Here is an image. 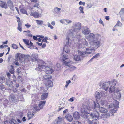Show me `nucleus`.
<instances>
[{
	"instance_id": "f257e3e1",
	"label": "nucleus",
	"mask_w": 124,
	"mask_h": 124,
	"mask_svg": "<svg viewBox=\"0 0 124 124\" xmlns=\"http://www.w3.org/2000/svg\"><path fill=\"white\" fill-rule=\"evenodd\" d=\"M93 108V107H90L87 103L83 104L80 110L81 116L84 118H86L90 122H91L93 119L95 118H98L99 117V114L97 111L90 114L88 112V111H90Z\"/></svg>"
},
{
	"instance_id": "f03ea898",
	"label": "nucleus",
	"mask_w": 124,
	"mask_h": 124,
	"mask_svg": "<svg viewBox=\"0 0 124 124\" xmlns=\"http://www.w3.org/2000/svg\"><path fill=\"white\" fill-rule=\"evenodd\" d=\"M88 39L91 41L90 44L92 46L96 49L100 46V41L101 37L99 34L95 35L93 33H91L88 35Z\"/></svg>"
},
{
	"instance_id": "7ed1b4c3",
	"label": "nucleus",
	"mask_w": 124,
	"mask_h": 124,
	"mask_svg": "<svg viewBox=\"0 0 124 124\" xmlns=\"http://www.w3.org/2000/svg\"><path fill=\"white\" fill-rule=\"evenodd\" d=\"M111 100H113V104L109 103L108 106L111 112L112 113H115L117 111V108L119 107L118 102L116 100H114L112 98Z\"/></svg>"
},
{
	"instance_id": "20e7f679",
	"label": "nucleus",
	"mask_w": 124,
	"mask_h": 124,
	"mask_svg": "<svg viewBox=\"0 0 124 124\" xmlns=\"http://www.w3.org/2000/svg\"><path fill=\"white\" fill-rule=\"evenodd\" d=\"M81 25L80 23L79 22L75 23L73 24V26L72 27V31L71 32L70 34L72 35H74L78 33L81 28Z\"/></svg>"
},
{
	"instance_id": "39448f33",
	"label": "nucleus",
	"mask_w": 124,
	"mask_h": 124,
	"mask_svg": "<svg viewBox=\"0 0 124 124\" xmlns=\"http://www.w3.org/2000/svg\"><path fill=\"white\" fill-rule=\"evenodd\" d=\"M61 59L64 62L63 64L67 67H70L71 65L73 64V62L71 61H69L68 62L64 61L65 60L68 59V56L65 54H62V57L61 58Z\"/></svg>"
},
{
	"instance_id": "423d86ee",
	"label": "nucleus",
	"mask_w": 124,
	"mask_h": 124,
	"mask_svg": "<svg viewBox=\"0 0 124 124\" xmlns=\"http://www.w3.org/2000/svg\"><path fill=\"white\" fill-rule=\"evenodd\" d=\"M94 106L93 107L95 110L97 111V110H98L100 112L102 113H105L107 111V110L105 108L101 107L100 108V104L98 102H95L94 101H93Z\"/></svg>"
},
{
	"instance_id": "0eeeda50",
	"label": "nucleus",
	"mask_w": 124,
	"mask_h": 124,
	"mask_svg": "<svg viewBox=\"0 0 124 124\" xmlns=\"http://www.w3.org/2000/svg\"><path fill=\"white\" fill-rule=\"evenodd\" d=\"M95 47L93 48H86V51L85 52H79V54H80L81 56L83 57H85L87 56L88 54H90L92 50H95Z\"/></svg>"
},
{
	"instance_id": "6e6552de",
	"label": "nucleus",
	"mask_w": 124,
	"mask_h": 124,
	"mask_svg": "<svg viewBox=\"0 0 124 124\" xmlns=\"http://www.w3.org/2000/svg\"><path fill=\"white\" fill-rule=\"evenodd\" d=\"M66 39L67 40V42L65 46L63 49L64 51L66 53H68L70 52V50L69 49L68 46H70L71 44V42L70 39L69 38H67Z\"/></svg>"
},
{
	"instance_id": "1a4fd4ad",
	"label": "nucleus",
	"mask_w": 124,
	"mask_h": 124,
	"mask_svg": "<svg viewBox=\"0 0 124 124\" xmlns=\"http://www.w3.org/2000/svg\"><path fill=\"white\" fill-rule=\"evenodd\" d=\"M82 32L85 35H87L90 32V31L89 28L86 27H84L82 29Z\"/></svg>"
},
{
	"instance_id": "9d476101",
	"label": "nucleus",
	"mask_w": 124,
	"mask_h": 124,
	"mask_svg": "<svg viewBox=\"0 0 124 124\" xmlns=\"http://www.w3.org/2000/svg\"><path fill=\"white\" fill-rule=\"evenodd\" d=\"M110 82V81H109L104 83L102 85V88L106 91L108 89Z\"/></svg>"
},
{
	"instance_id": "9b49d317",
	"label": "nucleus",
	"mask_w": 124,
	"mask_h": 124,
	"mask_svg": "<svg viewBox=\"0 0 124 124\" xmlns=\"http://www.w3.org/2000/svg\"><path fill=\"white\" fill-rule=\"evenodd\" d=\"M39 63L38 65V69L39 71L41 70V69L45 67V64L44 62L42 60H39V62L38 61Z\"/></svg>"
},
{
	"instance_id": "f8f14e48",
	"label": "nucleus",
	"mask_w": 124,
	"mask_h": 124,
	"mask_svg": "<svg viewBox=\"0 0 124 124\" xmlns=\"http://www.w3.org/2000/svg\"><path fill=\"white\" fill-rule=\"evenodd\" d=\"M41 14L36 12H31L30 14V15L31 16H33L35 18H38L40 17Z\"/></svg>"
},
{
	"instance_id": "ddd939ff",
	"label": "nucleus",
	"mask_w": 124,
	"mask_h": 124,
	"mask_svg": "<svg viewBox=\"0 0 124 124\" xmlns=\"http://www.w3.org/2000/svg\"><path fill=\"white\" fill-rule=\"evenodd\" d=\"M45 72L47 74H51L53 71V70L49 67L47 66L45 67Z\"/></svg>"
},
{
	"instance_id": "4468645a",
	"label": "nucleus",
	"mask_w": 124,
	"mask_h": 124,
	"mask_svg": "<svg viewBox=\"0 0 124 124\" xmlns=\"http://www.w3.org/2000/svg\"><path fill=\"white\" fill-rule=\"evenodd\" d=\"M44 84L46 86L48 87H52L53 85V82L51 80L45 82Z\"/></svg>"
},
{
	"instance_id": "2eb2a0df",
	"label": "nucleus",
	"mask_w": 124,
	"mask_h": 124,
	"mask_svg": "<svg viewBox=\"0 0 124 124\" xmlns=\"http://www.w3.org/2000/svg\"><path fill=\"white\" fill-rule=\"evenodd\" d=\"M73 117L75 120H77L80 117V115L79 113L77 111L75 112L73 114Z\"/></svg>"
},
{
	"instance_id": "dca6fc26",
	"label": "nucleus",
	"mask_w": 124,
	"mask_h": 124,
	"mask_svg": "<svg viewBox=\"0 0 124 124\" xmlns=\"http://www.w3.org/2000/svg\"><path fill=\"white\" fill-rule=\"evenodd\" d=\"M43 78L44 80V81L45 82L49 80H51L52 78V77L50 75H48L43 76Z\"/></svg>"
},
{
	"instance_id": "f3484780",
	"label": "nucleus",
	"mask_w": 124,
	"mask_h": 124,
	"mask_svg": "<svg viewBox=\"0 0 124 124\" xmlns=\"http://www.w3.org/2000/svg\"><path fill=\"white\" fill-rule=\"evenodd\" d=\"M16 100L17 99L13 94L10 95L9 98V101L10 102H15Z\"/></svg>"
},
{
	"instance_id": "a211bd4d",
	"label": "nucleus",
	"mask_w": 124,
	"mask_h": 124,
	"mask_svg": "<svg viewBox=\"0 0 124 124\" xmlns=\"http://www.w3.org/2000/svg\"><path fill=\"white\" fill-rule=\"evenodd\" d=\"M0 5L1 7L5 9H7L8 8L7 4L5 2L0 1Z\"/></svg>"
},
{
	"instance_id": "6ab92c4d",
	"label": "nucleus",
	"mask_w": 124,
	"mask_h": 124,
	"mask_svg": "<svg viewBox=\"0 0 124 124\" xmlns=\"http://www.w3.org/2000/svg\"><path fill=\"white\" fill-rule=\"evenodd\" d=\"M80 56L77 55H76L74 56V59L76 61H78L82 59L81 57H83L81 56L80 54Z\"/></svg>"
},
{
	"instance_id": "aec40b11",
	"label": "nucleus",
	"mask_w": 124,
	"mask_h": 124,
	"mask_svg": "<svg viewBox=\"0 0 124 124\" xmlns=\"http://www.w3.org/2000/svg\"><path fill=\"white\" fill-rule=\"evenodd\" d=\"M66 118L69 122H71L73 120L72 116L70 114H67L65 116Z\"/></svg>"
},
{
	"instance_id": "412c9836",
	"label": "nucleus",
	"mask_w": 124,
	"mask_h": 124,
	"mask_svg": "<svg viewBox=\"0 0 124 124\" xmlns=\"http://www.w3.org/2000/svg\"><path fill=\"white\" fill-rule=\"evenodd\" d=\"M7 3L8 5L10 8L12 10H14L13 9L14 5L12 2L10 0H9L7 2Z\"/></svg>"
},
{
	"instance_id": "4be33fe9",
	"label": "nucleus",
	"mask_w": 124,
	"mask_h": 124,
	"mask_svg": "<svg viewBox=\"0 0 124 124\" xmlns=\"http://www.w3.org/2000/svg\"><path fill=\"white\" fill-rule=\"evenodd\" d=\"M27 115L28 117V120H29L33 118L34 116V114L32 112H28L27 113Z\"/></svg>"
},
{
	"instance_id": "5701e85b",
	"label": "nucleus",
	"mask_w": 124,
	"mask_h": 124,
	"mask_svg": "<svg viewBox=\"0 0 124 124\" xmlns=\"http://www.w3.org/2000/svg\"><path fill=\"white\" fill-rule=\"evenodd\" d=\"M46 102L45 101H40L39 104V107L40 108V109L43 108V107L44 105Z\"/></svg>"
},
{
	"instance_id": "b1692460",
	"label": "nucleus",
	"mask_w": 124,
	"mask_h": 124,
	"mask_svg": "<svg viewBox=\"0 0 124 124\" xmlns=\"http://www.w3.org/2000/svg\"><path fill=\"white\" fill-rule=\"evenodd\" d=\"M119 14L120 15L121 18H124V8H122L119 12Z\"/></svg>"
},
{
	"instance_id": "393cba45",
	"label": "nucleus",
	"mask_w": 124,
	"mask_h": 124,
	"mask_svg": "<svg viewBox=\"0 0 124 124\" xmlns=\"http://www.w3.org/2000/svg\"><path fill=\"white\" fill-rule=\"evenodd\" d=\"M48 94L47 93H45L42 95L41 96V99L42 100H44L47 98L48 96Z\"/></svg>"
},
{
	"instance_id": "a878e982",
	"label": "nucleus",
	"mask_w": 124,
	"mask_h": 124,
	"mask_svg": "<svg viewBox=\"0 0 124 124\" xmlns=\"http://www.w3.org/2000/svg\"><path fill=\"white\" fill-rule=\"evenodd\" d=\"M101 97H105L107 95V92L105 91H101Z\"/></svg>"
},
{
	"instance_id": "bb28decb",
	"label": "nucleus",
	"mask_w": 124,
	"mask_h": 124,
	"mask_svg": "<svg viewBox=\"0 0 124 124\" xmlns=\"http://www.w3.org/2000/svg\"><path fill=\"white\" fill-rule=\"evenodd\" d=\"M101 104L102 105H104L106 106L108 105L109 104L107 103L106 101L101 100L100 101V104Z\"/></svg>"
},
{
	"instance_id": "cd10ccee",
	"label": "nucleus",
	"mask_w": 124,
	"mask_h": 124,
	"mask_svg": "<svg viewBox=\"0 0 124 124\" xmlns=\"http://www.w3.org/2000/svg\"><path fill=\"white\" fill-rule=\"evenodd\" d=\"M95 97L97 99H99L101 97V94L99 92H96L95 93Z\"/></svg>"
},
{
	"instance_id": "c85d7f7f",
	"label": "nucleus",
	"mask_w": 124,
	"mask_h": 124,
	"mask_svg": "<svg viewBox=\"0 0 124 124\" xmlns=\"http://www.w3.org/2000/svg\"><path fill=\"white\" fill-rule=\"evenodd\" d=\"M113 84L115 85L114 86L116 88H118V87L117 86H119L120 85L119 84L116 80H114L113 81Z\"/></svg>"
},
{
	"instance_id": "c756f323",
	"label": "nucleus",
	"mask_w": 124,
	"mask_h": 124,
	"mask_svg": "<svg viewBox=\"0 0 124 124\" xmlns=\"http://www.w3.org/2000/svg\"><path fill=\"white\" fill-rule=\"evenodd\" d=\"M81 42L82 44L84 45L87 46L88 45L87 42L86 41V40L85 39H82L81 40Z\"/></svg>"
},
{
	"instance_id": "7c9ffc66",
	"label": "nucleus",
	"mask_w": 124,
	"mask_h": 124,
	"mask_svg": "<svg viewBox=\"0 0 124 124\" xmlns=\"http://www.w3.org/2000/svg\"><path fill=\"white\" fill-rule=\"evenodd\" d=\"M36 21V23L38 25H41L44 22L42 20H37Z\"/></svg>"
},
{
	"instance_id": "2f4dec72",
	"label": "nucleus",
	"mask_w": 124,
	"mask_h": 124,
	"mask_svg": "<svg viewBox=\"0 0 124 124\" xmlns=\"http://www.w3.org/2000/svg\"><path fill=\"white\" fill-rule=\"evenodd\" d=\"M99 53H98L96 54L95 55L93 56L89 60L90 61H91L94 58H96L100 56Z\"/></svg>"
},
{
	"instance_id": "473e14b6",
	"label": "nucleus",
	"mask_w": 124,
	"mask_h": 124,
	"mask_svg": "<svg viewBox=\"0 0 124 124\" xmlns=\"http://www.w3.org/2000/svg\"><path fill=\"white\" fill-rule=\"evenodd\" d=\"M115 88L114 86H111L109 88V92L110 93H112L115 91Z\"/></svg>"
},
{
	"instance_id": "72a5a7b5",
	"label": "nucleus",
	"mask_w": 124,
	"mask_h": 124,
	"mask_svg": "<svg viewBox=\"0 0 124 124\" xmlns=\"http://www.w3.org/2000/svg\"><path fill=\"white\" fill-rule=\"evenodd\" d=\"M13 83L12 82L9 81L6 82V84L8 87H11L12 86Z\"/></svg>"
},
{
	"instance_id": "f704fd0d",
	"label": "nucleus",
	"mask_w": 124,
	"mask_h": 124,
	"mask_svg": "<svg viewBox=\"0 0 124 124\" xmlns=\"http://www.w3.org/2000/svg\"><path fill=\"white\" fill-rule=\"evenodd\" d=\"M98 121L97 119H94L92 120L91 123L92 124H98Z\"/></svg>"
},
{
	"instance_id": "c9c22d12",
	"label": "nucleus",
	"mask_w": 124,
	"mask_h": 124,
	"mask_svg": "<svg viewBox=\"0 0 124 124\" xmlns=\"http://www.w3.org/2000/svg\"><path fill=\"white\" fill-rule=\"evenodd\" d=\"M54 10L56 12L59 13L60 12V11L61 10V9L60 8L56 7L54 8Z\"/></svg>"
},
{
	"instance_id": "e433bc0d",
	"label": "nucleus",
	"mask_w": 124,
	"mask_h": 124,
	"mask_svg": "<svg viewBox=\"0 0 124 124\" xmlns=\"http://www.w3.org/2000/svg\"><path fill=\"white\" fill-rule=\"evenodd\" d=\"M32 56L33 58V59L35 61H37L38 58L37 57V55H36L35 54H33L32 55Z\"/></svg>"
},
{
	"instance_id": "4c0bfd02",
	"label": "nucleus",
	"mask_w": 124,
	"mask_h": 124,
	"mask_svg": "<svg viewBox=\"0 0 124 124\" xmlns=\"http://www.w3.org/2000/svg\"><path fill=\"white\" fill-rule=\"evenodd\" d=\"M38 3H35L33 5L34 7H37V8H40V6H39V2H38Z\"/></svg>"
},
{
	"instance_id": "58836bf2",
	"label": "nucleus",
	"mask_w": 124,
	"mask_h": 124,
	"mask_svg": "<svg viewBox=\"0 0 124 124\" xmlns=\"http://www.w3.org/2000/svg\"><path fill=\"white\" fill-rule=\"evenodd\" d=\"M23 40L25 44L28 46L29 45V40H28L26 39H23Z\"/></svg>"
},
{
	"instance_id": "ea45409f",
	"label": "nucleus",
	"mask_w": 124,
	"mask_h": 124,
	"mask_svg": "<svg viewBox=\"0 0 124 124\" xmlns=\"http://www.w3.org/2000/svg\"><path fill=\"white\" fill-rule=\"evenodd\" d=\"M69 67V70L71 71H72L75 70L77 68L76 67L74 66H71Z\"/></svg>"
},
{
	"instance_id": "a19ab883",
	"label": "nucleus",
	"mask_w": 124,
	"mask_h": 124,
	"mask_svg": "<svg viewBox=\"0 0 124 124\" xmlns=\"http://www.w3.org/2000/svg\"><path fill=\"white\" fill-rule=\"evenodd\" d=\"M20 12L23 14H25L28 15L26 11L24 8H22L20 10Z\"/></svg>"
},
{
	"instance_id": "79ce46f5",
	"label": "nucleus",
	"mask_w": 124,
	"mask_h": 124,
	"mask_svg": "<svg viewBox=\"0 0 124 124\" xmlns=\"http://www.w3.org/2000/svg\"><path fill=\"white\" fill-rule=\"evenodd\" d=\"M11 68L9 70V72L12 74H13L14 73V67L13 66H11Z\"/></svg>"
},
{
	"instance_id": "37998d69",
	"label": "nucleus",
	"mask_w": 124,
	"mask_h": 124,
	"mask_svg": "<svg viewBox=\"0 0 124 124\" xmlns=\"http://www.w3.org/2000/svg\"><path fill=\"white\" fill-rule=\"evenodd\" d=\"M11 122L12 124H18V122H17V121L16 120L14 119H13L12 120H11Z\"/></svg>"
},
{
	"instance_id": "c03bdc74",
	"label": "nucleus",
	"mask_w": 124,
	"mask_h": 124,
	"mask_svg": "<svg viewBox=\"0 0 124 124\" xmlns=\"http://www.w3.org/2000/svg\"><path fill=\"white\" fill-rule=\"evenodd\" d=\"M122 24L119 21L117 22V23L115 26L114 27L118 26H121Z\"/></svg>"
},
{
	"instance_id": "a18cd8bd",
	"label": "nucleus",
	"mask_w": 124,
	"mask_h": 124,
	"mask_svg": "<svg viewBox=\"0 0 124 124\" xmlns=\"http://www.w3.org/2000/svg\"><path fill=\"white\" fill-rule=\"evenodd\" d=\"M12 47L14 49H16L18 48L17 46L15 44H12Z\"/></svg>"
},
{
	"instance_id": "49530a36",
	"label": "nucleus",
	"mask_w": 124,
	"mask_h": 124,
	"mask_svg": "<svg viewBox=\"0 0 124 124\" xmlns=\"http://www.w3.org/2000/svg\"><path fill=\"white\" fill-rule=\"evenodd\" d=\"M0 89L3 91L5 89V86L4 85L1 84H0Z\"/></svg>"
},
{
	"instance_id": "de8ad7c7",
	"label": "nucleus",
	"mask_w": 124,
	"mask_h": 124,
	"mask_svg": "<svg viewBox=\"0 0 124 124\" xmlns=\"http://www.w3.org/2000/svg\"><path fill=\"white\" fill-rule=\"evenodd\" d=\"M48 40V38L47 37H45L42 41L41 43L43 42H47V40Z\"/></svg>"
},
{
	"instance_id": "09e8293b",
	"label": "nucleus",
	"mask_w": 124,
	"mask_h": 124,
	"mask_svg": "<svg viewBox=\"0 0 124 124\" xmlns=\"http://www.w3.org/2000/svg\"><path fill=\"white\" fill-rule=\"evenodd\" d=\"M65 22L67 23L66 24H69L72 22V21L69 19H65Z\"/></svg>"
},
{
	"instance_id": "8fccbe9b",
	"label": "nucleus",
	"mask_w": 124,
	"mask_h": 124,
	"mask_svg": "<svg viewBox=\"0 0 124 124\" xmlns=\"http://www.w3.org/2000/svg\"><path fill=\"white\" fill-rule=\"evenodd\" d=\"M5 124H12L11 120L6 121L4 122Z\"/></svg>"
},
{
	"instance_id": "3c124183",
	"label": "nucleus",
	"mask_w": 124,
	"mask_h": 124,
	"mask_svg": "<svg viewBox=\"0 0 124 124\" xmlns=\"http://www.w3.org/2000/svg\"><path fill=\"white\" fill-rule=\"evenodd\" d=\"M77 35V38H78V40H80V38L81 37V36L80 35V34H77V33L76 34Z\"/></svg>"
},
{
	"instance_id": "603ef678",
	"label": "nucleus",
	"mask_w": 124,
	"mask_h": 124,
	"mask_svg": "<svg viewBox=\"0 0 124 124\" xmlns=\"http://www.w3.org/2000/svg\"><path fill=\"white\" fill-rule=\"evenodd\" d=\"M84 8L81 6H80L79 8V9L81 13H84V11H83Z\"/></svg>"
},
{
	"instance_id": "864d4df0",
	"label": "nucleus",
	"mask_w": 124,
	"mask_h": 124,
	"mask_svg": "<svg viewBox=\"0 0 124 124\" xmlns=\"http://www.w3.org/2000/svg\"><path fill=\"white\" fill-rule=\"evenodd\" d=\"M25 57V59H27L28 61H29L31 58L28 55H26Z\"/></svg>"
},
{
	"instance_id": "5fc2aeb1",
	"label": "nucleus",
	"mask_w": 124,
	"mask_h": 124,
	"mask_svg": "<svg viewBox=\"0 0 124 124\" xmlns=\"http://www.w3.org/2000/svg\"><path fill=\"white\" fill-rule=\"evenodd\" d=\"M48 25L49 27H50L51 29H53V27L52 26L49 22H48Z\"/></svg>"
},
{
	"instance_id": "6e6d98bb",
	"label": "nucleus",
	"mask_w": 124,
	"mask_h": 124,
	"mask_svg": "<svg viewBox=\"0 0 124 124\" xmlns=\"http://www.w3.org/2000/svg\"><path fill=\"white\" fill-rule=\"evenodd\" d=\"M60 22L62 23L65 24L64 23L65 22V19L61 20H60Z\"/></svg>"
},
{
	"instance_id": "4d7b16f0",
	"label": "nucleus",
	"mask_w": 124,
	"mask_h": 124,
	"mask_svg": "<svg viewBox=\"0 0 124 124\" xmlns=\"http://www.w3.org/2000/svg\"><path fill=\"white\" fill-rule=\"evenodd\" d=\"M56 66L58 68V69H57V70H58L60 69L61 67V66L59 64H56Z\"/></svg>"
},
{
	"instance_id": "13d9d810",
	"label": "nucleus",
	"mask_w": 124,
	"mask_h": 124,
	"mask_svg": "<svg viewBox=\"0 0 124 124\" xmlns=\"http://www.w3.org/2000/svg\"><path fill=\"white\" fill-rule=\"evenodd\" d=\"M99 23L102 24L103 26H104V24L103 23V21L101 19L99 20Z\"/></svg>"
},
{
	"instance_id": "bf43d9fd",
	"label": "nucleus",
	"mask_w": 124,
	"mask_h": 124,
	"mask_svg": "<svg viewBox=\"0 0 124 124\" xmlns=\"http://www.w3.org/2000/svg\"><path fill=\"white\" fill-rule=\"evenodd\" d=\"M25 26L27 28H28L31 27V25L29 24L28 23L26 24L25 25Z\"/></svg>"
},
{
	"instance_id": "052dcab7",
	"label": "nucleus",
	"mask_w": 124,
	"mask_h": 124,
	"mask_svg": "<svg viewBox=\"0 0 124 124\" xmlns=\"http://www.w3.org/2000/svg\"><path fill=\"white\" fill-rule=\"evenodd\" d=\"M30 1L32 2L37 3L38 1V0H30Z\"/></svg>"
},
{
	"instance_id": "680f3d73",
	"label": "nucleus",
	"mask_w": 124,
	"mask_h": 124,
	"mask_svg": "<svg viewBox=\"0 0 124 124\" xmlns=\"http://www.w3.org/2000/svg\"><path fill=\"white\" fill-rule=\"evenodd\" d=\"M17 29L21 32L22 30V27L18 26Z\"/></svg>"
},
{
	"instance_id": "e2e57ef3",
	"label": "nucleus",
	"mask_w": 124,
	"mask_h": 124,
	"mask_svg": "<svg viewBox=\"0 0 124 124\" xmlns=\"http://www.w3.org/2000/svg\"><path fill=\"white\" fill-rule=\"evenodd\" d=\"M79 5H82L83 6H85V2H83L81 1H80L79 3Z\"/></svg>"
},
{
	"instance_id": "0e129e2a",
	"label": "nucleus",
	"mask_w": 124,
	"mask_h": 124,
	"mask_svg": "<svg viewBox=\"0 0 124 124\" xmlns=\"http://www.w3.org/2000/svg\"><path fill=\"white\" fill-rule=\"evenodd\" d=\"M16 18H17V21L18 22H21L20 21V18L19 17H17V16H16Z\"/></svg>"
},
{
	"instance_id": "69168bd1",
	"label": "nucleus",
	"mask_w": 124,
	"mask_h": 124,
	"mask_svg": "<svg viewBox=\"0 0 124 124\" xmlns=\"http://www.w3.org/2000/svg\"><path fill=\"white\" fill-rule=\"evenodd\" d=\"M34 109L35 110L37 111H39L40 110V109H39L37 107H36L34 108Z\"/></svg>"
},
{
	"instance_id": "338daca9",
	"label": "nucleus",
	"mask_w": 124,
	"mask_h": 124,
	"mask_svg": "<svg viewBox=\"0 0 124 124\" xmlns=\"http://www.w3.org/2000/svg\"><path fill=\"white\" fill-rule=\"evenodd\" d=\"M33 39L35 40H38V38L36 36H33Z\"/></svg>"
},
{
	"instance_id": "774afa93",
	"label": "nucleus",
	"mask_w": 124,
	"mask_h": 124,
	"mask_svg": "<svg viewBox=\"0 0 124 124\" xmlns=\"http://www.w3.org/2000/svg\"><path fill=\"white\" fill-rule=\"evenodd\" d=\"M13 91L14 92H16L17 91V89L16 88H15L13 89Z\"/></svg>"
}]
</instances>
